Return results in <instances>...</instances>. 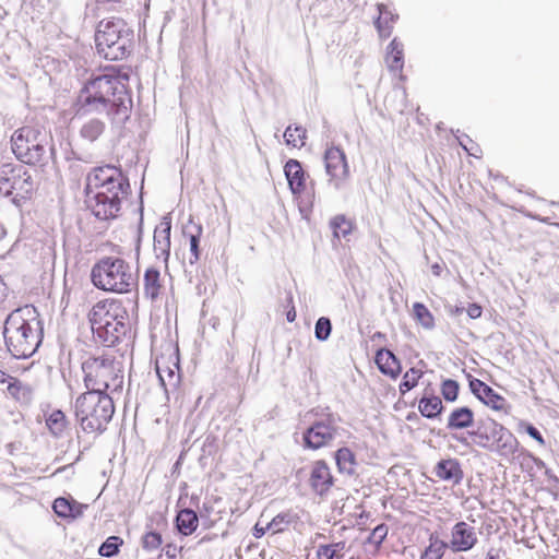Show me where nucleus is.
<instances>
[{
    "mask_svg": "<svg viewBox=\"0 0 559 559\" xmlns=\"http://www.w3.org/2000/svg\"><path fill=\"white\" fill-rule=\"evenodd\" d=\"M130 76L122 67L107 66L93 72L81 85L74 102L76 115L127 116L131 104Z\"/></svg>",
    "mask_w": 559,
    "mask_h": 559,
    "instance_id": "nucleus-1",
    "label": "nucleus"
},
{
    "mask_svg": "<svg viewBox=\"0 0 559 559\" xmlns=\"http://www.w3.org/2000/svg\"><path fill=\"white\" fill-rule=\"evenodd\" d=\"M84 190L95 217L110 221L120 216L122 203L130 193V182L121 167L106 164L87 173Z\"/></svg>",
    "mask_w": 559,
    "mask_h": 559,
    "instance_id": "nucleus-2",
    "label": "nucleus"
},
{
    "mask_svg": "<svg viewBox=\"0 0 559 559\" xmlns=\"http://www.w3.org/2000/svg\"><path fill=\"white\" fill-rule=\"evenodd\" d=\"M41 338L40 321L34 309H16L5 320V344L15 358L31 357L37 350Z\"/></svg>",
    "mask_w": 559,
    "mask_h": 559,
    "instance_id": "nucleus-3",
    "label": "nucleus"
},
{
    "mask_svg": "<svg viewBox=\"0 0 559 559\" xmlns=\"http://www.w3.org/2000/svg\"><path fill=\"white\" fill-rule=\"evenodd\" d=\"M87 319L94 335L114 346L127 332L129 313L121 299L105 298L91 308Z\"/></svg>",
    "mask_w": 559,
    "mask_h": 559,
    "instance_id": "nucleus-4",
    "label": "nucleus"
},
{
    "mask_svg": "<svg viewBox=\"0 0 559 559\" xmlns=\"http://www.w3.org/2000/svg\"><path fill=\"white\" fill-rule=\"evenodd\" d=\"M73 412L83 432L100 435L115 414V404L108 393L86 391L75 399Z\"/></svg>",
    "mask_w": 559,
    "mask_h": 559,
    "instance_id": "nucleus-5",
    "label": "nucleus"
},
{
    "mask_svg": "<svg viewBox=\"0 0 559 559\" xmlns=\"http://www.w3.org/2000/svg\"><path fill=\"white\" fill-rule=\"evenodd\" d=\"M82 370L87 391L108 393L111 396L122 390L123 369L112 352L87 358L82 364Z\"/></svg>",
    "mask_w": 559,
    "mask_h": 559,
    "instance_id": "nucleus-6",
    "label": "nucleus"
},
{
    "mask_svg": "<svg viewBox=\"0 0 559 559\" xmlns=\"http://www.w3.org/2000/svg\"><path fill=\"white\" fill-rule=\"evenodd\" d=\"M91 280L96 288L115 294H129L138 284L136 273L131 265L116 257L98 260L92 267Z\"/></svg>",
    "mask_w": 559,
    "mask_h": 559,
    "instance_id": "nucleus-7",
    "label": "nucleus"
},
{
    "mask_svg": "<svg viewBox=\"0 0 559 559\" xmlns=\"http://www.w3.org/2000/svg\"><path fill=\"white\" fill-rule=\"evenodd\" d=\"M133 32L121 19H107L98 23L95 45L99 56L110 61L126 59L132 48Z\"/></svg>",
    "mask_w": 559,
    "mask_h": 559,
    "instance_id": "nucleus-8",
    "label": "nucleus"
},
{
    "mask_svg": "<svg viewBox=\"0 0 559 559\" xmlns=\"http://www.w3.org/2000/svg\"><path fill=\"white\" fill-rule=\"evenodd\" d=\"M14 156L27 165H41L46 159L47 134L37 127L23 126L11 135Z\"/></svg>",
    "mask_w": 559,
    "mask_h": 559,
    "instance_id": "nucleus-9",
    "label": "nucleus"
},
{
    "mask_svg": "<svg viewBox=\"0 0 559 559\" xmlns=\"http://www.w3.org/2000/svg\"><path fill=\"white\" fill-rule=\"evenodd\" d=\"M323 162L329 182L336 189L343 187L350 174L344 150L335 145L328 146L323 154Z\"/></svg>",
    "mask_w": 559,
    "mask_h": 559,
    "instance_id": "nucleus-10",
    "label": "nucleus"
},
{
    "mask_svg": "<svg viewBox=\"0 0 559 559\" xmlns=\"http://www.w3.org/2000/svg\"><path fill=\"white\" fill-rule=\"evenodd\" d=\"M337 432L331 418L317 421L304 433V444L311 450H318L331 443Z\"/></svg>",
    "mask_w": 559,
    "mask_h": 559,
    "instance_id": "nucleus-11",
    "label": "nucleus"
},
{
    "mask_svg": "<svg viewBox=\"0 0 559 559\" xmlns=\"http://www.w3.org/2000/svg\"><path fill=\"white\" fill-rule=\"evenodd\" d=\"M155 368L159 381L164 388L176 385L179 381V356L173 348L162 352L155 361Z\"/></svg>",
    "mask_w": 559,
    "mask_h": 559,
    "instance_id": "nucleus-12",
    "label": "nucleus"
},
{
    "mask_svg": "<svg viewBox=\"0 0 559 559\" xmlns=\"http://www.w3.org/2000/svg\"><path fill=\"white\" fill-rule=\"evenodd\" d=\"M491 436V450L499 456L510 460L514 457L519 449V441L513 433L508 430L503 425L492 421Z\"/></svg>",
    "mask_w": 559,
    "mask_h": 559,
    "instance_id": "nucleus-13",
    "label": "nucleus"
},
{
    "mask_svg": "<svg viewBox=\"0 0 559 559\" xmlns=\"http://www.w3.org/2000/svg\"><path fill=\"white\" fill-rule=\"evenodd\" d=\"M478 537L475 527L464 521L455 523L451 530L449 547L454 552L468 551L475 547Z\"/></svg>",
    "mask_w": 559,
    "mask_h": 559,
    "instance_id": "nucleus-14",
    "label": "nucleus"
},
{
    "mask_svg": "<svg viewBox=\"0 0 559 559\" xmlns=\"http://www.w3.org/2000/svg\"><path fill=\"white\" fill-rule=\"evenodd\" d=\"M334 485V476L324 460L312 463L309 474V486L319 496L326 495Z\"/></svg>",
    "mask_w": 559,
    "mask_h": 559,
    "instance_id": "nucleus-15",
    "label": "nucleus"
},
{
    "mask_svg": "<svg viewBox=\"0 0 559 559\" xmlns=\"http://www.w3.org/2000/svg\"><path fill=\"white\" fill-rule=\"evenodd\" d=\"M469 389L480 402L493 411L507 409V400L484 381L476 378L469 380Z\"/></svg>",
    "mask_w": 559,
    "mask_h": 559,
    "instance_id": "nucleus-16",
    "label": "nucleus"
},
{
    "mask_svg": "<svg viewBox=\"0 0 559 559\" xmlns=\"http://www.w3.org/2000/svg\"><path fill=\"white\" fill-rule=\"evenodd\" d=\"M433 473L439 480L450 483L453 486L460 485L464 478L462 464L454 457L440 460L435 465Z\"/></svg>",
    "mask_w": 559,
    "mask_h": 559,
    "instance_id": "nucleus-17",
    "label": "nucleus"
},
{
    "mask_svg": "<svg viewBox=\"0 0 559 559\" xmlns=\"http://www.w3.org/2000/svg\"><path fill=\"white\" fill-rule=\"evenodd\" d=\"M289 188L295 195H301L307 188V176L301 164L296 159H289L284 167Z\"/></svg>",
    "mask_w": 559,
    "mask_h": 559,
    "instance_id": "nucleus-18",
    "label": "nucleus"
},
{
    "mask_svg": "<svg viewBox=\"0 0 559 559\" xmlns=\"http://www.w3.org/2000/svg\"><path fill=\"white\" fill-rule=\"evenodd\" d=\"M374 362L379 370L391 379H396L401 373L402 367L400 360L386 348H381L377 352Z\"/></svg>",
    "mask_w": 559,
    "mask_h": 559,
    "instance_id": "nucleus-19",
    "label": "nucleus"
},
{
    "mask_svg": "<svg viewBox=\"0 0 559 559\" xmlns=\"http://www.w3.org/2000/svg\"><path fill=\"white\" fill-rule=\"evenodd\" d=\"M171 221L163 217L154 230V249L160 254L168 257L170 251Z\"/></svg>",
    "mask_w": 559,
    "mask_h": 559,
    "instance_id": "nucleus-20",
    "label": "nucleus"
},
{
    "mask_svg": "<svg viewBox=\"0 0 559 559\" xmlns=\"http://www.w3.org/2000/svg\"><path fill=\"white\" fill-rule=\"evenodd\" d=\"M474 424V412L467 406L454 408L448 416L447 429L450 431L462 430Z\"/></svg>",
    "mask_w": 559,
    "mask_h": 559,
    "instance_id": "nucleus-21",
    "label": "nucleus"
},
{
    "mask_svg": "<svg viewBox=\"0 0 559 559\" xmlns=\"http://www.w3.org/2000/svg\"><path fill=\"white\" fill-rule=\"evenodd\" d=\"M5 394L20 405H28L33 400V388L14 377L7 385Z\"/></svg>",
    "mask_w": 559,
    "mask_h": 559,
    "instance_id": "nucleus-22",
    "label": "nucleus"
},
{
    "mask_svg": "<svg viewBox=\"0 0 559 559\" xmlns=\"http://www.w3.org/2000/svg\"><path fill=\"white\" fill-rule=\"evenodd\" d=\"M83 504L72 498L59 497L52 503L53 512L62 519H76L83 514Z\"/></svg>",
    "mask_w": 559,
    "mask_h": 559,
    "instance_id": "nucleus-23",
    "label": "nucleus"
},
{
    "mask_svg": "<svg viewBox=\"0 0 559 559\" xmlns=\"http://www.w3.org/2000/svg\"><path fill=\"white\" fill-rule=\"evenodd\" d=\"M163 287V280L159 271L155 267H147L143 280L145 296L151 300H155L162 294Z\"/></svg>",
    "mask_w": 559,
    "mask_h": 559,
    "instance_id": "nucleus-24",
    "label": "nucleus"
},
{
    "mask_svg": "<svg viewBox=\"0 0 559 559\" xmlns=\"http://www.w3.org/2000/svg\"><path fill=\"white\" fill-rule=\"evenodd\" d=\"M379 16L374 22L379 36L389 38L393 31V25L397 19L384 4H378Z\"/></svg>",
    "mask_w": 559,
    "mask_h": 559,
    "instance_id": "nucleus-25",
    "label": "nucleus"
},
{
    "mask_svg": "<svg viewBox=\"0 0 559 559\" xmlns=\"http://www.w3.org/2000/svg\"><path fill=\"white\" fill-rule=\"evenodd\" d=\"M449 545L437 533L429 535L428 545L423 550L419 559H442Z\"/></svg>",
    "mask_w": 559,
    "mask_h": 559,
    "instance_id": "nucleus-26",
    "label": "nucleus"
},
{
    "mask_svg": "<svg viewBox=\"0 0 559 559\" xmlns=\"http://www.w3.org/2000/svg\"><path fill=\"white\" fill-rule=\"evenodd\" d=\"M335 463L340 473L352 475L357 465L356 455L349 448H340L334 454Z\"/></svg>",
    "mask_w": 559,
    "mask_h": 559,
    "instance_id": "nucleus-27",
    "label": "nucleus"
},
{
    "mask_svg": "<svg viewBox=\"0 0 559 559\" xmlns=\"http://www.w3.org/2000/svg\"><path fill=\"white\" fill-rule=\"evenodd\" d=\"M178 531L185 535H191L198 528V515L191 509H182L176 518Z\"/></svg>",
    "mask_w": 559,
    "mask_h": 559,
    "instance_id": "nucleus-28",
    "label": "nucleus"
},
{
    "mask_svg": "<svg viewBox=\"0 0 559 559\" xmlns=\"http://www.w3.org/2000/svg\"><path fill=\"white\" fill-rule=\"evenodd\" d=\"M403 46L394 38L388 47L385 57V62L390 71L401 73L403 70Z\"/></svg>",
    "mask_w": 559,
    "mask_h": 559,
    "instance_id": "nucleus-29",
    "label": "nucleus"
},
{
    "mask_svg": "<svg viewBox=\"0 0 559 559\" xmlns=\"http://www.w3.org/2000/svg\"><path fill=\"white\" fill-rule=\"evenodd\" d=\"M419 413L429 419L438 417L443 409L442 401L439 396H424L418 402Z\"/></svg>",
    "mask_w": 559,
    "mask_h": 559,
    "instance_id": "nucleus-30",
    "label": "nucleus"
},
{
    "mask_svg": "<svg viewBox=\"0 0 559 559\" xmlns=\"http://www.w3.org/2000/svg\"><path fill=\"white\" fill-rule=\"evenodd\" d=\"M346 542L341 540L328 545H320L317 550L318 559H343L346 552Z\"/></svg>",
    "mask_w": 559,
    "mask_h": 559,
    "instance_id": "nucleus-31",
    "label": "nucleus"
},
{
    "mask_svg": "<svg viewBox=\"0 0 559 559\" xmlns=\"http://www.w3.org/2000/svg\"><path fill=\"white\" fill-rule=\"evenodd\" d=\"M297 515L292 514L290 512H282L267 523L266 528L272 532V534H280L287 531L293 523L297 522Z\"/></svg>",
    "mask_w": 559,
    "mask_h": 559,
    "instance_id": "nucleus-32",
    "label": "nucleus"
},
{
    "mask_svg": "<svg viewBox=\"0 0 559 559\" xmlns=\"http://www.w3.org/2000/svg\"><path fill=\"white\" fill-rule=\"evenodd\" d=\"M413 318L425 330H431V329L435 328V317H433V314L421 302H415L413 305Z\"/></svg>",
    "mask_w": 559,
    "mask_h": 559,
    "instance_id": "nucleus-33",
    "label": "nucleus"
},
{
    "mask_svg": "<svg viewBox=\"0 0 559 559\" xmlns=\"http://www.w3.org/2000/svg\"><path fill=\"white\" fill-rule=\"evenodd\" d=\"M423 376L424 371L421 369L412 367L408 370H406L399 385L400 394L405 395L407 392L416 388Z\"/></svg>",
    "mask_w": 559,
    "mask_h": 559,
    "instance_id": "nucleus-34",
    "label": "nucleus"
},
{
    "mask_svg": "<svg viewBox=\"0 0 559 559\" xmlns=\"http://www.w3.org/2000/svg\"><path fill=\"white\" fill-rule=\"evenodd\" d=\"M191 228L193 230H190L189 227L183 231L185 236L189 238V246H190V252L191 258L190 262L194 263L200 259V239L203 234V229L201 225H192Z\"/></svg>",
    "mask_w": 559,
    "mask_h": 559,
    "instance_id": "nucleus-35",
    "label": "nucleus"
},
{
    "mask_svg": "<svg viewBox=\"0 0 559 559\" xmlns=\"http://www.w3.org/2000/svg\"><path fill=\"white\" fill-rule=\"evenodd\" d=\"M105 131V123L98 118L86 121L81 128V135L87 141H96Z\"/></svg>",
    "mask_w": 559,
    "mask_h": 559,
    "instance_id": "nucleus-36",
    "label": "nucleus"
},
{
    "mask_svg": "<svg viewBox=\"0 0 559 559\" xmlns=\"http://www.w3.org/2000/svg\"><path fill=\"white\" fill-rule=\"evenodd\" d=\"M330 227L333 231L334 237L341 238L348 236L354 229V223L345 215L340 214L334 216L330 222Z\"/></svg>",
    "mask_w": 559,
    "mask_h": 559,
    "instance_id": "nucleus-37",
    "label": "nucleus"
},
{
    "mask_svg": "<svg viewBox=\"0 0 559 559\" xmlns=\"http://www.w3.org/2000/svg\"><path fill=\"white\" fill-rule=\"evenodd\" d=\"M68 418L60 409H55L46 419L48 429L56 436L61 435L68 427Z\"/></svg>",
    "mask_w": 559,
    "mask_h": 559,
    "instance_id": "nucleus-38",
    "label": "nucleus"
},
{
    "mask_svg": "<svg viewBox=\"0 0 559 559\" xmlns=\"http://www.w3.org/2000/svg\"><path fill=\"white\" fill-rule=\"evenodd\" d=\"M285 142L293 147H301L305 145L307 131L299 126H288L284 132Z\"/></svg>",
    "mask_w": 559,
    "mask_h": 559,
    "instance_id": "nucleus-39",
    "label": "nucleus"
},
{
    "mask_svg": "<svg viewBox=\"0 0 559 559\" xmlns=\"http://www.w3.org/2000/svg\"><path fill=\"white\" fill-rule=\"evenodd\" d=\"M123 539L119 536H109L99 547L98 552L103 557H112L119 551L122 546Z\"/></svg>",
    "mask_w": 559,
    "mask_h": 559,
    "instance_id": "nucleus-40",
    "label": "nucleus"
},
{
    "mask_svg": "<svg viewBox=\"0 0 559 559\" xmlns=\"http://www.w3.org/2000/svg\"><path fill=\"white\" fill-rule=\"evenodd\" d=\"M389 528L385 524H379L370 533L367 545L372 546L373 550L377 551L382 542L388 536Z\"/></svg>",
    "mask_w": 559,
    "mask_h": 559,
    "instance_id": "nucleus-41",
    "label": "nucleus"
},
{
    "mask_svg": "<svg viewBox=\"0 0 559 559\" xmlns=\"http://www.w3.org/2000/svg\"><path fill=\"white\" fill-rule=\"evenodd\" d=\"M143 549L147 551H154L158 549L163 544L162 535L157 532H146L141 539Z\"/></svg>",
    "mask_w": 559,
    "mask_h": 559,
    "instance_id": "nucleus-42",
    "label": "nucleus"
},
{
    "mask_svg": "<svg viewBox=\"0 0 559 559\" xmlns=\"http://www.w3.org/2000/svg\"><path fill=\"white\" fill-rule=\"evenodd\" d=\"M441 394L448 402H454L459 395V384L455 380H444L441 384Z\"/></svg>",
    "mask_w": 559,
    "mask_h": 559,
    "instance_id": "nucleus-43",
    "label": "nucleus"
},
{
    "mask_svg": "<svg viewBox=\"0 0 559 559\" xmlns=\"http://www.w3.org/2000/svg\"><path fill=\"white\" fill-rule=\"evenodd\" d=\"M331 329V321L328 318H319V320L316 323V337L320 341H325L330 336Z\"/></svg>",
    "mask_w": 559,
    "mask_h": 559,
    "instance_id": "nucleus-44",
    "label": "nucleus"
},
{
    "mask_svg": "<svg viewBox=\"0 0 559 559\" xmlns=\"http://www.w3.org/2000/svg\"><path fill=\"white\" fill-rule=\"evenodd\" d=\"M521 427L524 428L526 433L532 437L539 445H545V439L542 433L531 424L522 423Z\"/></svg>",
    "mask_w": 559,
    "mask_h": 559,
    "instance_id": "nucleus-45",
    "label": "nucleus"
},
{
    "mask_svg": "<svg viewBox=\"0 0 559 559\" xmlns=\"http://www.w3.org/2000/svg\"><path fill=\"white\" fill-rule=\"evenodd\" d=\"M182 549L183 548L181 546H177L174 543H167L163 548V552L168 559H176Z\"/></svg>",
    "mask_w": 559,
    "mask_h": 559,
    "instance_id": "nucleus-46",
    "label": "nucleus"
},
{
    "mask_svg": "<svg viewBox=\"0 0 559 559\" xmlns=\"http://www.w3.org/2000/svg\"><path fill=\"white\" fill-rule=\"evenodd\" d=\"M466 312L471 319H478L481 317L483 308L478 304H469Z\"/></svg>",
    "mask_w": 559,
    "mask_h": 559,
    "instance_id": "nucleus-47",
    "label": "nucleus"
},
{
    "mask_svg": "<svg viewBox=\"0 0 559 559\" xmlns=\"http://www.w3.org/2000/svg\"><path fill=\"white\" fill-rule=\"evenodd\" d=\"M462 146L463 148L465 150V152L471 155V156H474L476 158H480L481 155H483V151L481 148L477 145V144H473L471 143V146H467L466 144L462 143Z\"/></svg>",
    "mask_w": 559,
    "mask_h": 559,
    "instance_id": "nucleus-48",
    "label": "nucleus"
},
{
    "mask_svg": "<svg viewBox=\"0 0 559 559\" xmlns=\"http://www.w3.org/2000/svg\"><path fill=\"white\" fill-rule=\"evenodd\" d=\"M14 377L9 374L8 371L0 365V384L8 385Z\"/></svg>",
    "mask_w": 559,
    "mask_h": 559,
    "instance_id": "nucleus-49",
    "label": "nucleus"
},
{
    "mask_svg": "<svg viewBox=\"0 0 559 559\" xmlns=\"http://www.w3.org/2000/svg\"><path fill=\"white\" fill-rule=\"evenodd\" d=\"M288 302L290 305V309L287 311L286 318H287V321L294 322L296 320L297 313H296V309H295V307L293 305V297L292 296L288 297Z\"/></svg>",
    "mask_w": 559,
    "mask_h": 559,
    "instance_id": "nucleus-50",
    "label": "nucleus"
},
{
    "mask_svg": "<svg viewBox=\"0 0 559 559\" xmlns=\"http://www.w3.org/2000/svg\"><path fill=\"white\" fill-rule=\"evenodd\" d=\"M478 438H479V441L477 442V444L479 447H483V448H491V442H490V438L488 435H483V433H479L478 435Z\"/></svg>",
    "mask_w": 559,
    "mask_h": 559,
    "instance_id": "nucleus-51",
    "label": "nucleus"
},
{
    "mask_svg": "<svg viewBox=\"0 0 559 559\" xmlns=\"http://www.w3.org/2000/svg\"><path fill=\"white\" fill-rule=\"evenodd\" d=\"M20 171H21V168H17V169L13 168V167L10 168V173L13 175V182L10 185V188L13 190L19 188L20 178H16L15 173H20ZM17 177H20V175Z\"/></svg>",
    "mask_w": 559,
    "mask_h": 559,
    "instance_id": "nucleus-52",
    "label": "nucleus"
},
{
    "mask_svg": "<svg viewBox=\"0 0 559 559\" xmlns=\"http://www.w3.org/2000/svg\"><path fill=\"white\" fill-rule=\"evenodd\" d=\"M266 531H269L266 528V526L263 527V526H260L259 524H255L254 528H253V535H254V537L260 538L265 534Z\"/></svg>",
    "mask_w": 559,
    "mask_h": 559,
    "instance_id": "nucleus-53",
    "label": "nucleus"
},
{
    "mask_svg": "<svg viewBox=\"0 0 559 559\" xmlns=\"http://www.w3.org/2000/svg\"><path fill=\"white\" fill-rule=\"evenodd\" d=\"M485 559H499L498 550L493 548L489 549Z\"/></svg>",
    "mask_w": 559,
    "mask_h": 559,
    "instance_id": "nucleus-54",
    "label": "nucleus"
},
{
    "mask_svg": "<svg viewBox=\"0 0 559 559\" xmlns=\"http://www.w3.org/2000/svg\"><path fill=\"white\" fill-rule=\"evenodd\" d=\"M431 271L435 276H440L441 272H442V267L440 266V264L436 263V264L431 265Z\"/></svg>",
    "mask_w": 559,
    "mask_h": 559,
    "instance_id": "nucleus-55",
    "label": "nucleus"
},
{
    "mask_svg": "<svg viewBox=\"0 0 559 559\" xmlns=\"http://www.w3.org/2000/svg\"><path fill=\"white\" fill-rule=\"evenodd\" d=\"M452 438L460 443L467 444V439L465 437L452 435Z\"/></svg>",
    "mask_w": 559,
    "mask_h": 559,
    "instance_id": "nucleus-56",
    "label": "nucleus"
},
{
    "mask_svg": "<svg viewBox=\"0 0 559 559\" xmlns=\"http://www.w3.org/2000/svg\"><path fill=\"white\" fill-rule=\"evenodd\" d=\"M123 0H96V2L99 4H104V3H108V2L120 3Z\"/></svg>",
    "mask_w": 559,
    "mask_h": 559,
    "instance_id": "nucleus-57",
    "label": "nucleus"
},
{
    "mask_svg": "<svg viewBox=\"0 0 559 559\" xmlns=\"http://www.w3.org/2000/svg\"><path fill=\"white\" fill-rule=\"evenodd\" d=\"M7 231L4 227L0 224V240L4 238Z\"/></svg>",
    "mask_w": 559,
    "mask_h": 559,
    "instance_id": "nucleus-58",
    "label": "nucleus"
},
{
    "mask_svg": "<svg viewBox=\"0 0 559 559\" xmlns=\"http://www.w3.org/2000/svg\"><path fill=\"white\" fill-rule=\"evenodd\" d=\"M3 181H9V179H3V178H1V179H0V185H1Z\"/></svg>",
    "mask_w": 559,
    "mask_h": 559,
    "instance_id": "nucleus-59",
    "label": "nucleus"
},
{
    "mask_svg": "<svg viewBox=\"0 0 559 559\" xmlns=\"http://www.w3.org/2000/svg\"><path fill=\"white\" fill-rule=\"evenodd\" d=\"M28 179H31L29 175H27V178L24 181L27 182Z\"/></svg>",
    "mask_w": 559,
    "mask_h": 559,
    "instance_id": "nucleus-60",
    "label": "nucleus"
}]
</instances>
